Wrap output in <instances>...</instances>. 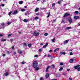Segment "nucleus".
Wrapping results in <instances>:
<instances>
[{
  "mask_svg": "<svg viewBox=\"0 0 80 80\" xmlns=\"http://www.w3.org/2000/svg\"><path fill=\"white\" fill-rule=\"evenodd\" d=\"M38 57V55H36L34 56V57Z\"/></svg>",
  "mask_w": 80,
  "mask_h": 80,
  "instance_id": "6e6d98bb",
  "label": "nucleus"
},
{
  "mask_svg": "<svg viewBox=\"0 0 80 80\" xmlns=\"http://www.w3.org/2000/svg\"><path fill=\"white\" fill-rule=\"evenodd\" d=\"M12 11H10L8 13V15H11V14H12Z\"/></svg>",
  "mask_w": 80,
  "mask_h": 80,
  "instance_id": "f704fd0d",
  "label": "nucleus"
},
{
  "mask_svg": "<svg viewBox=\"0 0 80 80\" xmlns=\"http://www.w3.org/2000/svg\"><path fill=\"white\" fill-rule=\"evenodd\" d=\"M62 70H63V68L61 67L59 69V71H62Z\"/></svg>",
  "mask_w": 80,
  "mask_h": 80,
  "instance_id": "a878e982",
  "label": "nucleus"
},
{
  "mask_svg": "<svg viewBox=\"0 0 80 80\" xmlns=\"http://www.w3.org/2000/svg\"><path fill=\"white\" fill-rule=\"evenodd\" d=\"M18 53H19L20 54H21V53H22V52L21 50L19 49L18 50Z\"/></svg>",
  "mask_w": 80,
  "mask_h": 80,
  "instance_id": "f8f14e48",
  "label": "nucleus"
},
{
  "mask_svg": "<svg viewBox=\"0 0 80 80\" xmlns=\"http://www.w3.org/2000/svg\"><path fill=\"white\" fill-rule=\"evenodd\" d=\"M70 55H73V53L72 52H70Z\"/></svg>",
  "mask_w": 80,
  "mask_h": 80,
  "instance_id": "8fccbe9b",
  "label": "nucleus"
},
{
  "mask_svg": "<svg viewBox=\"0 0 80 80\" xmlns=\"http://www.w3.org/2000/svg\"><path fill=\"white\" fill-rule=\"evenodd\" d=\"M55 38H54L52 40V42H55Z\"/></svg>",
  "mask_w": 80,
  "mask_h": 80,
  "instance_id": "7c9ffc66",
  "label": "nucleus"
},
{
  "mask_svg": "<svg viewBox=\"0 0 80 80\" xmlns=\"http://www.w3.org/2000/svg\"><path fill=\"white\" fill-rule=\"evenodd\" d=\"M5 25V23H2L1 24V26H4Z\"/></svg>",
  "mask_w": 80,
  "mask_h": 80,
  "instance_id": "c756f323",
  "label": "nucleus"
},
{
  "mask_svg": "<svg viewBox=\"0 0 80 80\" xmlns=\"http://www.w3.org/2000/svg\"><path fill=\"white\" fill-rule=\"evenodd\" d=\"M48 42H46V44L45 45H46L47 47V46H48Z\"/></svg>",
  "mask_w": 80,
  "mask_h": 80,
  "instance_id": "a18cd8bd",
  "label": "nucleus"
},
{
  "mask_svg": "<svg viewBox=\"0 0 80 80\" xmlns=\"http://www.w3.org/2000/svg\"><path fill=\"white\" fill-rule=\"evenodd\" d=\"M60 54L61 55H65V54H66V53H65V52H61L60 53Z\"/></svg>",
  "mask_w": 80,
  "mask_h": 80,
  "instance_id": "2eb2a0df",
  "label": "nucleus"
},
{
  "mask_svg": "<svg viewBox=\"0 0 80 80\" xmlns=\"http://www.w3.org/2000/svg\"><path fill=\"white\" fill-rule=\"evenodd\" d=\"M77 70L78 71H80V67H79L78 68Z\"/></svg>",
  "mask_w": 80,
  "mask_h": 80,
  "instance_id": "a19ab883",
  "label": "nucleus"
},
{
  "mask_svg": "<svg viewBox=\"0 0 80 80\" xmlns=\"http://www.w3.org/2000/svg\"><path fill=\"white\" fill-rule=\"evenodd\" d=\"M11 36H12V34H10L8 35V37L9 38H10V37H11Z\"/></svg>",
  "mask_w": 80,
  "mask_h": 80,
  "instance_id": "58836bf2",
  "label": "nucleus"
},
{
  "mask_svg": "<svg viewBox=\"0 0 80 80\" xmlns=\"http://www.w3.org/2000/svg\"><path fill=\"white\" fill-rule=\"evenodd\" d=\"M21 64L22 65H24L25 64V62H21Z\"/></svg>",
  "mask_w": 80,
  "mask_h": 80,
  "instance_id": "ea45409f",
  "label": "nucleus"
},
{
  "mask_svg": "<svg viewBox=\"0 0 80 80\" xmlns=\"http://www.w3.org/2000/svg\"><path fill=\"white\" fill-rule=\"evenodd\" d=\"M18 12L17 10H14L13 12L12 13L13 15H16V14H17L18 13Z\"/></svg>",
  "mask_w": 80,
  "mask_h": 80,
  "instance_id": "7ed1b4c3",
  "label": "nucleus"
},
{
  "mask_svg": "<svg viewBox=\"0 0 80 80\" xmlns=\"http://www.w3.org/2000/svg\"><path fill=\"white\" fill-rule=\"evenodd\" d=\"M28 15H29L30 14V13H31V12H29V11H28L26 12Z\"/></svg>",
  "mask_w": 80,
  "mask_h": 80,
  "instance_id": "c85d7f7f",
  "label": "nucleus"
},
{
  "mask_svg": "<svg viewBox=\"0 0 80 80\" xmlns=\"http://www.w3.org/2000/svg\"><path fill=\"white\" fill-rule=\"evenodd\" d=\"M14 46H12V49H14Z\"/></svg>",
  "mask_w": 80,
  "mask_h": 80,
  "instance_id": "680f3d73",
  "label": "nucleus"
},
{
  "mask_svg": "<svg viewBox=\"0 0 80 80\" xmlns=\"http://www.w3.org/2000/svg\"><path fill=\"white\" fill-rule=\"evenodd\" d=\"M80 67V65H78L76 66H75L74 67V68H75V69H77L78 67Z\"/></svg>",
  "mask_w": 80,
  "mask_h": 80,
  "instance_id": "0eeeda50",
  "label": "nucleus"
},
{
  "mask_svg": "<svg viewBox=\"0 0 80 80\" xmlns=\"http://www.w3.org/2000/svg\"><path fill=\"white\" fill-rule=\"evenodd\" d=\"M48 77H49V74L48 73H47L46 75V78H48Z\"/></svg>",
  "mask_w": 80,
  "mask_h": 80,
  "instance_id": "6ab92c4d",
  "label": "nucleus"
},
{
  "mask_svg": "<svg viewBox=\"0 0 80 80\" xmlns=\"http://www.w3.org/2000/svg\"><path fill=\"white\" fill-rule=\"evenodd\" d=\"M75 13H76V14H78V11H75Z\"/></svg>",
  "mask_w": 80,
  "mask_h": 80,
  "instance_id": "c9c22d12",
  "label": "nucleus"
},
{
  "mask_svg": "<svg viewBox=\"0 0 80 80\" xmlns=\"http://www.w3.org/2000/svg\"><path fill=\"white\" fill-rule=\"evenodd\" d=\"M24 22H28V19H25L23 20Z\"/></svg>",
  "mask_w": 80,
  "mask_h": 80,
  "instance_id": "b1692460",
  "label": "nucleus"
},
{
  "mask_svg": "<svg viewBox=\"0 0 80 80\" xmlns=\"http://www.w3.org/2000/svg\"><path fill=\"white\" fill-rule=\"evenodd\" d=\"M39 10V8H36V9L34 10V11L35 12H38V10Z\"/></svg>",
  "mask_w": 80,
  "mask_h": 80,
  "instance_id": "9b49d317",
  "label": "nucleus"
},
{
  "mask_svg": "<svg viewBox=\"0 0 80 80\" xmlns=\"http://www.w3.org/2000/svg\"><path fill=\"white\" fill-rule=\"evenodd\" d=\"M49 52H50V53L52 52V50H50Z\"/></svg>",
  "mask_w": 80,
  "mask_h": 80,
  "instance_id": "052dcab7",
  "label": "nucleus"
},
{
  "mask_svg": "<svg viewBox=\"0 0 80 80\" xmlns=\"http://www.w3.org/2000/svg\"><path fill=\"white\" fill-rule=\"evenodd\" d=\"M53 9L54 10H56V8L55 7L53 8Z\"/></svg>",
  "mask_w": 80,
  "mask_h": 80,
  "instance_id": "3c124183",
  "label": "nucleus"
},
{
  "mask_svg": "<svg viewBox=\"0 0 80 80\" xmlns=\"http://www.w3.org/2000/svg\"><path fill=\"white\" fill-rule=\"evenodd\" d=\"M50 12H49L48 13V16H47V18L49 17H50Z\"/></svg>",
  "mask_w": 80,
  "mask_h": 80,
  "instance_id": "393cba45",
  "label": "nucleus"
},
{
  "mask_svg": "<svg viewBox=\"0 0 80 80\" xmlns=\"http://www.w3.org/2000/svg\"><path fill=\"white\" fill-rule=\"evenodd\" d=\"M38 17H36L34 18L35 20H38Z\"/></svg>",
  "mask_w": 80,
  "mask_h": 80,
  "instance_id": "2f4dec72",
  "label": "nucleus"
},
{
  "mask_svg": "<svg viewBox=\"0 0 80 80\" xmlns=\"http://www.w3.org/2000/svg\"><path fill=\"white\" fill-rule=\"evenodd\" d=\"M69 79L70 80H72V78H69Z\"/></svg>",
  "mask_w": 80,
  "mask_h": 80,
  "instance_id": "774afa93",
  "label": "nucleus"
},
{
  "mask_svg": "<svg viewBox=\"0 0 80 80\" xmlns=\"http://www.w3.org/2000/svg\"><path fill=\"white\" fill-rule=\"evenodd\" d=\"M63 65V62L60 63V65Z\"/></svg>",
  "mask_w": 80,
  "mask_h": 80,
  "instance_id": "79ce46f5",
  "label": "nucleus"
},
{
  "mask_svg": "<svg viewBox=\"0 0 80 80\" xmlns=\"http://www.w3.org/2000/svg\"><path fill=\"white\" fill-rule=\"evenodd\" d=\"M1 6H2V7H4L5 6V4H2L1 5Z\"/></svg>",
  "mask_w": 80,
  "mask_h": 80,
  "instance_id": "603ef678",
  "label": "nucleus"
},
{
  "mask_svg": "<svg viewBox=\"0 0 80 80\" xmlns=\"http://www.w3.org/2000/svg\"><path fill=\"white\" fill-rule=\"evenodd\" d=\"M31 46L32 44H28V47H30Z\"/></svg>",
  "mask_w": 80,
  "mask_h": 80,
  "instance_id": "72a5a7b5",
  "label": "nucleus"
},
{
  "mask_svg": "<svg viewBox=\"0 0 80 80\" xmlns=\"http://www.w3.org/2000/svg\"><path fill=\"white\" fill-rule=\"evenodd\" d=\"M48 35V34L47 33H46L44 34L45 36H47Z\"/></svg>",
  "mask_w": 80,
  "mask_h": 80,
  "instance_id": "49530a36",
  "label": "nucleus"
},
{
  "mask_svg": "<svg viewBox=\"0 0 80 80\" xmlns=\"http://www.w3.org/2000/svg\"><path fill=\"white\" fill-rule=\"evenodd\" d=\"M59 49H59V48H57L54 50V52H58V51L59 50Z\"/></svg>",
  "mask_w": 80,
  "mask_h": 80,
  "instance_id": "ddd939ff",
  "label": "nucleus"
},
{
  "mask_svg": "<svg viewBox=\"0 0 80 80\" xmlns=\"http://www.w3.org/2000/svg\"><path fill=\"white\" fill-rule=\"evenodd\" d=\"M0 37H3V35L2 34H0Z\"/></svg>",
  "mask_w": 80,
  "mask_h": 80,
  "instance_id": "13d9d810",
  "label": "nucleus"
},
{
  "mask_svg": "<svg viewBox=\"0 0 80 80\" xmlns=\"http://www.w3.org/2000/svg\"><path fill=\"white\" fill-rule=\"evenodd\" d=\"M27 14H28L26 12L25 13V15L27 16Z\"/></svg>",
  "mask_w": 80,
  "mask_h": 80,
  "instance_id": "0e129e2a",
  "label": "nucleus"
},
{
  "mask_svg": "<svg viewBox=\"0 0 80 80\" xmlns=\"http://www.w3.org/2000/svg\"><path fill=\"white\" fill-rule=\"evenodd\" d=\"M78 26H80V22L78 23Z\"/></svg>",
  "mask_w": 80,
  "mask_h": 80,
  "instance_id": "bf43d9fd",
  "label": "nucleus"
},
{
  "mask_svg": "<svg viewBox=\"0 0 80 80\" xmlns=\"http://www.w3.org/2000/svg\"><path fill=\"white\" fill-rule=\"evenodd\" d=\"M44 2H45V0H43L42 1V3H43Z\"/></svg>",
  "mask_w": 80,
  "mask_h": 80,
  "instance_id": "473e14b6",
  "label": "nucleus"
},
{
  "mask_svg": "<svg viewBox=\"0 0 80 80\" xmlns=\"http://www.w3.org/2000/svg\"><path fill=\"white\" fill-rule=\"evenodd\" d=\"M13 54H14V55H16V54H17V52H16L15 51H14L13 52Z\"/></svg>",
  "mask_w": 80,
  "mask_h": 80,
  "instance_id": "cd10ccee",
  "label": "nucleus"
},
{
  "mask_svg": "<svg viewBox=\"0 0 80 80\" xmlns=\"http://www.w3.org/2000/svg\"><path fill=\"white\" fill-rule=\"evenodd\" d=\"M47 47V46L46 45H44L42 47L43 48H46Z\"/></svg>",
  "mask_w": 80,
  "mask_h": 80,
  "instance_id": "4c0bfd02",
  "label": "nucleus"
},
{
  "mask_svg": "<svg viewBox=\"0 0 80 80\" xmlns=\"http://www.w3.org/2000/svg\"><path fill=\"white\" fill-rule=\"evenodd\" d=\"M43 79L42 77H41L40 78V80H43Z\"/></svg>",
  "mask_w": 80,
  "mask_h": 80,
  "instance_id": "864d4df0",
  "label": "nucleus"
},
{
  "mask_svg": "<svg viewBox=\"0 0 80 80\" xmlns=\"http://www.w3.org/2000/svg\"><path fill=\"white\" fill-rule=\"evenodd\" d=\"M38 67V62L36 61H34L33 62V68H36Z\"/></svg>",
  "mask_w": 80,
  "mask_h": 80,
  "instance_id": "f257e3e1",
  "label": "nucleus"
},
{
  "mask_svg": "<svg viewBox=\"0 0 80 80\" xmlns=\"http://www.w3.org/2000/svg\"><path fill=\"white\" fill-rule=\"evenodd\" d=\"M69 15H70L69 14L66 13L64 15V17H67V16H69Z\"/></svg>",
  "mask_w": 80,
  "mask_h": 80,
  "instance_id": "6e6552de",
  "label": "nucleus"
},
{
  "mask_svg": "<svg viewBox=\"0 0 80 80\" xmlns=\"http://www.w3.org/2000/svg\"><path fill=\"white\" fill-rule=\"evenodd\" d=\"M5 28V26H0V29H1V28Z\"/></svg>",
  "mask_w": 80,
  "mask_h": 80,
  "instance_id": "4be33fe9",
  "label": "nucleus"
},
{
  "mask_svg": "<svg viewBox=\"0 0 80 80\" xmlns=\"http://www.w3.org/2000/svg\"><path fill=\"white\" fill-rule=\"evenodd\" d=\"M2 56H3V57H5V54H2Z\"/></svg>",
  "mask_w": 80,
  "mask_h": 80,
  "instance_id": "69168bd1",
  "label": "nucleus"
},
{
  "mask_svg": "<svg viewBox=\"0 0 80 80\" xmlns=\"http://www.w3.org/2000/svg\"><path fill=\"white\" fill-rule=\"evenodd\" d=\"M11 22H8V25H10V24H11Z\"/></svg>",
  "mask_w": 80,
  "mask_h": 80,
  "instance_id": "de8ad7c7",
  "label": "nucleus"
},
{
  "mask_svg": "<svg viewBox=\"0 0 80 80\" xmlns=\"http://www.w3.org/2000/svg\"><path fill=\"white\" fill-rule=\"evenodd\" d=\"M39 52H42V49H39Z\"/></svg>",
  "mask_w": 80,
  "mask_h": 80,
  "instance_id": "09e8293b",
  "label": "nucleus"
},
{
  "mask_svg": "<svg viewBox=\"0 0 80 80\" xmlns=\"http://www.w3.org/2000/svg\"><path fill=\"white\" fill-rule=\"evenodd\" d=\"M7 53L8 54H9L11 52H9V51H7Z\"/></svg>",
  "mask_w": 80,
  "mask_h": 80,
  "instance_id": "c03bdc74",
  "label": "nucleus"
},
{
  "mask_svg": "<svg viewBox=\"0 0 80 80\" xmlns=\"http://www.w3.org/2000/svg\"><path fill=\"white\" fill-rule=\"evenodd\" d=\"M36 15H40V13L39 12H38L36 14Z\"/></svg>",
  "mask_w": 80,
  "mask_h": 80,
  "instance_id": "37998d69",
  "label": "nucleus"
},
{
  "mask_svg": "<svg viewBox=\"0 0 80 80\" xmlns=\"http://www.w3.org/2000/svg\"><path fill=\"white\" fill-rule=\"evenodd\" d=\"M73 62V59L72 58L69 61L70 63H72Z\"/></svg>",
  "mask_w": 80,
  "mask_h": 80,
  "instance_id": "f3484780",
  "label": "nucleus"
},
{
  "mask_svg": "<svg viewBox=\"0 0 80 80\" xmlns=\"http://www.w3.org/2000/svg\"><path fill=\"white\" fill-rule=\"evenodd\" d=\"M21 12H25V9H22L21 10Z\"/></svg>",
  "mask_w": 80,
  "mask_h": 80,
  "instance_id": "bb28decb",
  "label": "nucleus"
},
{
  "mask_svg": "<svg viewBox=\"0 0 80 80\" xmlns=\"http://www.w3.org/2000/svg\"><path fill=\"white\" fill-rule=\"evenodd\" d=\"M58 4H60V3H61V1H58Z\"/></svg>",
  "mask_w": 80,
  "mask_h": 80,
  "instance_id": "5fc2aeb1",
  "label": "nucleus"
},
{
  "mask_svg": "<svg viewBox=\"0 0 80 80\" xmlns=\"http://www.w3.org/2000/svg\"><path fill=\"white\" fill-rule=\"evenodd\" d=\"M74 19H79V18H80V17L78 16H74Z\"/></svg>",
  "mask_w": 80,
  "mask_h": 80,
  "instance_id": "423d86ee",
  "label": "nucleus"
},
{
  "mask_svg": "<svg viewBox=\"0 0 80 80\" xmlns=\"http://www.w3.org/2000/svg\"><path fill=\"white\" fill-rule=\"evenodd\" d=\"M23 47L25 48L27 47V44L25 43H24L23 45Z\"/></svg>",
  "mask_w": 80,
  "mask_h": 80,
  "instance_id": "a211bd4d",
  "label": "nucleus"
},
{
  "mask_svg": "<svg viewBox=\"0 0 80 80\" xmlns=\"http://www.w3.org/2000/svg\"><path fill=\"white\" fill-rule=\"evenodd\" d=\"M39 67H40V66L39 65L38 67H36V68H35V70H36V71H38L39 69H40Z\"/></svg>",
  "mask_w": 80,
  "mask_h": 80,
  "instance_id": "39448f33",
  "label": "nucleus"
},
{
  "mask_svg": "<svg viewBox=\"0 0 80 80\" xmlns=\"http://www.w3.org/2000/svg\"><path fill=\"white\" fill-rule=\"evenodd\" d=\"M50 56H51L50 55V54H48V57H50Z\"/></svg>",
  "mask_w": 80,
  "mask_h": 80,
  "instance_id": "4d7b16f0",
  "label": "nucleus"
},
{
  "mask_svg": "<svg viewBox=\"0 0 80 80\" xmlns=\"http://www.w3.org/2000/svg\"><path fill=\"white\" fill-rule=\"evenodd\" d=\"M68 21L69 23H72V22L73 21L72 19L71 18H69Z\"/></svg>",
  "mask_w": 80,
  "mask_h": 80,
  "instance_id": "1a4fd4ad",
  "label": "nucleus"
},
{
  "mask_svg": "<svg viewBox=\"0 0 80 80\" xmlns=\"http://www.w3.org/2000/svg\"><path fill=\"white\" fill-rule=\"evenodd\" d=\"M69 29H71V27H68L66 28L65 30H69Z\"/></svg>",
  "mask_w": 80,
  "mask_h": 80,
  "instance_id": "aec40b11",
  "label": "nucleus"
},
{
  "mask_svg": "<svg viewBox=\"0 0 80 80\" xmlns=\"http://www.w3.org/2000/svg\"><path fill=\"white\" fill-rule=\"evenodd\" d=\"M9 71H6L4 73V75L5 76H8L9 75Z\"/></svg>",
  "mask_w": 80,
  "mask_h": 80,
  "instance_id": "20e7f679",
  "label": "nucleus"
},
{
  "mask_svg": "<svg viewBox=\"0 0 80 80\" xmlns=\"http://www.w3.org/2000/svg\"><path fill=\"white\" fill-rule=\"evenodd\" d=\"M19 3L20 4V5H21V4H22V3H23V1H20L19 2Z\"/></svg>",
  "mask_w": 80,
  "mask_h": 80,
  "instance_id": "5701e85b",
  "label": "nucleus"
},
{
  "mask_svg": "<svg viewBox=\"0 0 80 80\" xmlns=\"http://www.w3.org/2000/svg\"><path fill=\"white\" fill-rule=\"evenodd\" d=\"M33 34L34 36H38V35H40V33L37 32V31H35L34 32Z\"/></svg>",
  "mask_w": 80,
  "mask_h": 80,
  "instance_id": "f03ea898",
  "label": "nucleus"
},
{
  "mask_svg": "<svg viewBox=\"0 0 80 80\" xmlns=\"http://www.w3.org/2000/svg\"><path fill=\"white\" fill-rule=\"evenodd\" d=\"M1 41H2V42H5L6 41V39L2 38L1 40Z\"/></svg>",
  "mask_w": 80,
  "mask_h": 80,
  "instance_id": "412c9836",
  "label": "nucleus"
},
{
  "mask_svg": "<svg viewBox=\"0 0 80 80\" xmlns=\"http://www.w3.org/2000/svg\"><path fill=\"white\" fill-rule=\"evenodd\" d=\"M50 66H48L46 69V71L47 72H48V69L49 68H50Z\"/></svg>",
  "mask_w": 80,
  "mask_h": 80,
  "instance_id": "dca6fc26",
  "label": "nucleus"
},
{
  "mask_svg": "<svg viewBox=\"0 0 80 80\" xmlns=\"http://www.w3.org/2000/svg\"><path fill=\"white\" fill-rule=\"evenodd\" d=\"M55 5V3H53L52 4V7H54Z\"/></svg>",
  "mask_w": 80,
  "mask_h": 80,
  "instance_id": "e433bc0d",
  "label": "nucleus"
},
{
  "mask_svg": "<svg viewBox=\"0 0 80 80\" xmlns=\"http://www.w3.org/2000/svg\"><path fill=\"white\" fill-rule=\"evenodd\" d=\"M68 41H69L68 40H66L64 42V45H65L66 43H67L68 42Z\"/></svg>",
  "mask_w": 80,
  "mask_h": 80,
  "instance_id": "9d476101",
  "label": "nucleus"
},
{
  "mask_svg": "<svg viewBox=\"0 0 80 80\" xmlns=\"http://www.w3.org/2000/svg\"><path fill=\"white\" fill-rule=\"evenodd\" d=\"M17 21V20L15 19H12L11 20V22H16Z\"/></svg>",
  "mask_w": 80,
  "mask_h": 80,
  "instance_id": "4468645a",
  "label": "nucleus"
},
{
  "mask_svg": "<svg viewBox=\"0 0 80 80\" xmlns=\"http://www.w3.org/2000/svg\"><path fill=\"white\" fill-rule=\"evenodd\" d=\"M13 39H11V42H13Z\"/></svg>",
  "mask_w": 80,
  "mask_h": 80,
  "instance_id": "e2e57ef3",
  "label": "nucleus"
},
{
  "mask_svg": "<svg viewBox=\"0 0 80 80\" xmlns=\"http://www.w3.org/2000/svg\"><path fill=\"white\" fill-rule=\"evenodd\" d=\"M56 22V19L55 20H54L53 21V22Z\"/></svg>",
  "mask_w": 80,
  "mask_h": 80,
  "instance_id": "338daca9",
  "label": "nucleus"
}]
</instances>
